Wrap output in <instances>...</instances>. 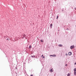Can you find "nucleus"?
Masks as SVG:
<instances>
[{"label": "nucleus", "instance_id": "dca6fc26", "mask_svg": "<svg viewBox=\"0 0 76 76\" xmlns=\"http://www.w3.org/2000/svg\"><path fill=\"white\" fill-rule=\"evenodd\" d=\"M66 56H67V54L66 53Z\"/></svg>", "mask_w": 76, "mask_h": 76}, {"label": "nucleus", "instance_id": "4468645a", "mask_svg": "<svg viewBox=\"0 0 76 76\" xmlns=\"http://www.w3.org/2000/svg\"><path fill=\"white\" fill-rule=\"evenodd\" d=\"M43 56H44V55H42V56H41L42 57H43Z\"/></svg>", "mask_w": 76, "mask_h": 76}, {"label": "nucleus", "instance_id": "a211bd4d", "mask_svg": "<svg viewBox=\"0 0 76 76\" xmlns=\"http://www.w3.org/2000/svg\"><path fill=\"white\" fill-rule=\"evenodd\" d=\"M75 64H76V62H75Z\"/></svg>", "mask_w": 76, "mask_h": 76}, {"label": "nucleus", "instance_id": "6ab92c4d", "mask_svg": "<svg viewBox=\"0 0 76 76\" xmlns=\"http://www.w3.org/2000/svg\"><path fill=\"white\" fill-rule=\"evenodd\" d=\"M33 75H31V76H32Z\"/></svg>", "mask_w": 76, "mask_h": 76}, {"label": "nucleus", "instance_id": "4be33fe9", "mask_svg": "<svg viewBox=\"0 0 76 76\" xmlns=\"http://www.w3.org/2000/svg\"><path fill=\"white\" fill-rule=\"evenodd\" d=\"M34 57H35V56H34Z\"/></svg>", "mask_w": 76, "mask_h": 76}, {"label": "nucleus", "instance_id": "6e6552de", "mask_svg": "<svg viewBox=\"0 0 76 76\" xmlns=\"http://www.w3.org/2000/svg\"><path fill=\"white\" fill-rule=\"evenodd\" d=\"M70 74L69 73H68L67 74V76H70Z\"/></svg>", "mask_w": 76, "mask_h": 76}, {"label": "nucleus", "instance_id": "2eb2a0df", "mask_svg": "<svg viewBox=\"0 0 76 76\" xmlns=\"http://www.w3.org/2000/svg\"><path fill=\"white\" fill-rule=\"evenodd\" d=\"M56 19H58V16H57V17L56 18Z\"/></svg>", "mask_w": 76, "mask_h": 76}, {"label": "nucleus", "instance_id": "ddd939ff", "mask_svg": "<svg viewBox=\"0 0 76 76\" xmlns=\"http://www.w3.org/2000/svg\"><path fill=\"white\" fill-rule=\"evenodd\" d=\"M50 56H52V57H53V55H50Z\"/></svg>", "mask_w": 76, "mask_h": 76}, {"label": "nucleus", "instance_id": "9b49d317", "mask_svg": "<svg viewBox=\"0 0 76 76\" xmlns=\"http://www.w3.org/2000/svg\"><path fill=\"white\" fill-rule=\"evenodd\" d=\"M29 48H31V45H30Z\"/></svg>", "mask_w": 76, "mask_h": 76}, {"label": "nucleus", "instance_id": "7ed1b4c3", "mask_svg": "<svg viewBox=\"0 0 76 76\" xmlns=\"http://www.w3.org/2000/svg\"><path fill=\"white\" fill-rule=\"evenodd\" d=\"M50 72H53V68L50 69Z\"/></svg>", "mask_w": 76, "mask_h": 76}, {"label": "nucleus", "instance_id": "f03ea898", "mask_svg": "<svg viewBox=\"0 0 76 76\" xmlns=\"http://www.w3.org/2000/svg\"><path fill=\"white\" fill-rule=\"evenodd\" d=\"M72 52H69L68 53V55H69V56H71V55H72Z\"/></svg>", "mask_w": 76, "mask_h": 76}, {"label": "nucleus", "instance_id": "20e7f679", "mask_svg": "<svg viewBox=\"0 0 76 76\" xmlns=\"http://www.w3.org/2000/svg\"><path fill=\"white\" fill-rule=\"evenodd\" d=\"M58 46L59 47H63V45H59Z\"/></svg>", "mask_w": 76, "mask_h": 76}, {"label": "nucleus", "instance_id": "9d476101", "mask_svg": "<svg viewBox=\"0 0 76 76\" xmlns=\"http://www.w3.org/2000/svg\"><path fill=\"white\" fill-rule=\"evenodd\" d=\"M41 42H44L43 41V40H41Z\"/></svg>", "mask_w": 76, "mask_h": 76}, {"label": "nucleus", "instance_id": "aec40b11", "mask_svg": "<svg viewBox=\"0 0 76 76\" xmlns=\"http://www.w3.org/2000/svg\"><path fill=\"white\" fill-rule=\"evenodd\" d=\"M8 39H7V40H8Z\"/></svg>", "mask_w": 76, "mask_h": 76}, {"label": "nucleus", "instance_id": "423d86ee", "mask_svg": "<svg viewBox=\"0 0 76 76\" xmlns=\"http://www.w3.org/2000/svg\"><path fill=\"white\" fill-rule=\"evenodd\" d=\"M74 72H76V68H75L74 69Z\"/></svg>", "mask_w": 76, "mask_h": 76}, {"label": "nucleus", "instance_id": "1a4fd4ad", "mask_svg": "<svg viewBox=\"0 0 76 76\" xmlns=\"http://www.w3.org/2000/svg\"><path fill=\"white\" fill-rule=\"evenodd\" d=\"M53 26V24H51L50 25V26L51 27V26Z\"/></svg>", "mask_w": 76, "mask_h": 76}, {"label": "nucleus", "instance_id": "f3484780", "mask_svg": "<svg viewBox=\"0 0 76 76\" xmlns=\"http://www.w3.org/2000/svg\"><path fill=\"white\" fill-rule=\"evenodd\" d=\"M66 66H67V64H66V65H65Z\"/></svg>", "mask_w": 76, "mask_h": 76}, {"label": "nucleus", "instance_id": "412c9836", "mask_svg": "<svg viewBox=\"0 0 76 76\" xmlns=\"http://www.w3.org/2000/svg\"><path fill=\"white\" fill-rule=\"evenodd\" d=\"M51 28H52V27H51Z\"/></svg>", "mask_w": 76, "mask_h": 76}, {"label": "nucleus", "instance_id": "0eeeda50", "mask_svg": "<svg viewBox=\"0 0 76 76\" xmlns=\"http://www.w3.org/2000/svg\"><path fill=\"white\" fill-rule=\"evenodd\" d=\"M53 57H56V55H53Z\"/></svg>", "mask_w": 76, "mask_h": 76}, {"label": "nucleus", "instance_id": "f8f14e48", "mask_svg": "<svg viewBox=\"0 0 76 76\" xmlns=\"http://www.w3.org/2000/svg\"><path fill=\"white\" fill-rule=\"evenodd\" d=\"M45 58V57L44 56H43L42 58Z\"/></svg>", "mask_w": 76, "mask_h": 76}, {"label": "nucleus", "instance_id": "f257e3e1", "mask_svg": "<svg viewBox=\"0 0 76 76\" xmlns=\"http://www.w3.org/2000/svg\"><path fill=\"white\" fill-rule=\"evenodd\" d=\"M75 48V46H72L70 47V48L71 49H73V48Z\"/></svg>", "mask_w": 76, "mask_h": 76}, {"label": "nucleus", "instance_id": "39448f33", "mask_svg": "<svg viewBox=\"0 0 76 76\" xmlns=\"http://www.w3.org/2000/svg\"><path fill=\"white\" fill-rule=\"evenodd\" d=\"M74 75H75V76L76 75V72L75 71H74Z\"/></svg>", "mask_w": 76, "mask_h": 76}]
</instances>
